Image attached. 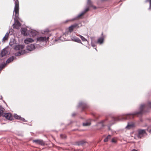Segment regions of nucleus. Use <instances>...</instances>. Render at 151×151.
Segmentation results:
<instances>
[{
  "mask_svg": "<svg viewBox=\"0 0 151 151\" xmlns=\"http://www.w3.org/2000/svg\"><path fill=\"white\" fill-rule=\"evenodd\" d=\"M145 106L146 105H145L141 104L139 109V112H136L133 114H127L122 117V118L120 117L117 118H113L112 119V121L111 122V124H114V123L113 121H116L123 119H133L134 115H141L143 113V109L145 108Z\"/></svg>",
  "mask_w": 151,
  "mask_h": 151,
  "instance_id": "obj_1",
  "label": "nucleus"
},
{
  "mask_svg": "<svg viewBox=\"0 0 151 151\" xmlns=\"http://www.w3.org/2000/svg\"><path fill=\"white\" fill-rule=\"evenodd\" d=\"M15 2V6L14 12H15V17L14 18L15 23L13 24V28L17 29L21 26V24L18 21L19 15V2L18 0H14Z\"/></svg>",
  "mask_w": 151,
  "mask_h": 151,
  "instance_id": "obj_2",
  "label": "nucleus"
},
{
  "mask_svg": "<svg viewBox=\"0 0 151 151\" xmlns=\"http://www.w3.org/2000/svg\"><path fill=\"white\" fill-rule=\"evenodd\" d=\"M137 137L139 138H142L144 136L147 135L145 129H138L137 130Z\"/></svg>",
  "mask_w": 151,
  "mask_h": 151,
  "instance_id": "obj_3",
  "label": "nucleus"
},
{
  "mask_svg": "<svg viewBox=\"0 0 151 151\" xmlns=\"http://www.w3.org/2000/svg\"><path fill=\"white\" fill-rule=\"evenodd\" d=\"M89 10V7L86 8L83 12H82L81 13L79 14L76 17L73 19H72V20H74L77 19L78 18L80 17H81L84 15L86 12H88Z\"/></svg>",
  "mask_w": 151,
  "mask_h": 151,
  "instance_id": "obj_4",
  "label": "nucleus"
},
{
  "mask_svg": "<svg viewBox=\"0 0 151 151\" xmlns=\"http://www.w3.org/2000/svg\"><path fill=\"white\" fill-rule=\"evenodd\" d=\"M13 47L16 50H20L23 49L24 46V45H15L13 46Z\"/></svg>",
  "mask_w": 151,
  "mask_h": 151,
  "instance_id": "obj_5",
  "label": "nucleus"
},
{
  "mask_svg": "<svg viewBox=\"0 0 151 151\" xmlns=\"http://www.w3.org/2000/svg\"><path fill=\"white\" fill-rule=\"evenodd\" d=\"M4 116L5 117L6 119L10 120H12L13 119L12 115L9 113H5Z\"/></svg>",
  "mask_w": 151,
  "mask_h": 151,
  "instance_id": "obj_6",
  "label": "nucleus"
},
{
  "mask_svg": "<svg viewBox=\"0 0 151 151\" xmlns=\"http://www.w3.org/2000/svg\"><path fill=\"white\" fill-rule=\"evenodd\" d=\"M33 142L37 144L40 145H45V143L41 139L33 140Z\"/></svg>",
  "mask_w": 151,
  "mask_h": 151,
  "instance_id": "obj_7",
  "label": "nucleus"
},
{
  "mask_svg": "<svg viewBox=\"0 0 151 151\" xmlns=\"http://www.w3.org/2000/svg\"><path fill=\"white\" fill-rule=\"evenodd\" d=\"M49 37H39L37 38V41H46L47 42L48 40Z\"/></svg>",
  "mask_w": 151,
  "mask_h": 151,
  "instance_id": "obj_8",
  "label": "nucleus"
},
{
  "mask_svg": "<svg viewBox=\"0 0 151 151\" xmlns=\"http://www.w3.org/2000/svg\"><path fill=\"white\" fill-rule=\"evenodd\" d=\"M78 24L76 23L75 24L69 27V32H71L73 31L74 29L78 28Z\"/></svg>",
  "mask_w": 151,
  "mask_h": 151,
  "instance_id": "obj_9",
  "label": "nucleus"
},
{
  "mask_svg": "<svg viewBox=\"0 0 151 151\" xmlns=\"http://www.w3.org/2000/svg\"><path fill=\"white\" fill-rule=\"evenodd\" d=\"M27 50L30 51H32L35 49V46L34 44L28 45L27 47Z\"/></svg>",
  "mask_w": 151,
  "mask_h": 151,
  "instance_id": "obj_10",
  "label": "nucleus"
},
{
  "mask_svg": "<svg viewBox=\"0 0 151 151\" xmlns=\"http://www.w3.org/2000/svg\"><path fill=\"white\" fill-rule=\"evenodd\" d=\"M34 41V40L32 38H27L24 40V42L26 44H28L32 43Z\"/></svg>",
  "mask_w": 151,
  "mask_h": 151,
  "instance_id": "obj_11",
  "label": "nucleus"
},
{
  "mask_svg": "<svg viewBox=\"0 0 151 151\" xmlns=\"http://www.w3.org/2000/svg\"><path fill=\"white\" fill-rule=\"evenodd\" d=\"M79 106L81 107L83 110L84 109L87 108L88 107V106L87 104H84L83 102H81L79 103Z\"/></svg>",
  "mask_w": 151,
  "mask_h": 151,
  "instance_id": "obj_12",
  "label": "nucleus"
},
{
  "mask_svg": "<svg viewBox=\"0 0 151 151\" xmlns=\"http://www.w3.org/2000/svg\"><path fill=\"white\" fill-rule=\"evenodd\" d=\"M71 39L73 41L76 42L78 43H80L83 44L82 43L81 40L78 38L76 37H73L71 38Z\"/></svg>",
  "mask_w": 151,
  "mask_h": 151,
  "instance_id": "obj_13",
  "label": "nucleus"
},
{
  "mask_svg": "<svg viewBox=\"0 0 151 151\" xmlns=\"http://www.w3.org/2000/svg\"><path fill=\"white\" fill-rule=\"evenodd\" d=\"M104 41V37H102L99 38L97 42V43H99V44H102L103 43Z\"/></svg>",
  "mask_w": 151,
  "mask_h": 151,
  "instance_id": "obj_14",
  "label": "nucleus"
},
{
  "mask_svg": "<svg viewBox=\"0 0 151 151\" xmlns=\"http://www.w3.org/2000/svg\"><path fill=\"white\" fill-rule=\"evenodd\" d=\"M7 53L8 52L6 50V49H3L1 52V54L2 56L3 57L6 55Z\"/></svg>",
  "mask_w": 151,
  "mask_h": 151,
  "instance_id": "obj_15",
  "label": "nucleus"
},
{
  "mask_svg": "<svg viewBox=\"0 0 151 151\" xmlns=\"http://www.w3.org/2000/svg\"><path fill=\"white\" fill-rule=\"evenodd\" d=\"M25 52H26L25 50H21L20 52H17L16 53L15 55L17 56H18L21 55H23Z\"/></svg>",
  "mask_w": 151,
  "mask_h": 151,
  "instance_id": "obj_16",
  "label": "nucleus"
},
{
  "mask_svg": "<svg viewBox=\"0 0 151 151\" xmlns=\"http://www.w3.org/2000/svg\"><path fill=\"white\" fill-rule=\"evenodd\" d=\"M14 58V56H12L9 58L6 61V63H10L12 62Z\"/></svg>",
  "mask_w": 151,
  "mask_h": 151,
  "instance_id": "obj_17",
  "label": "nucleus"
},
{
  "mask_svg": "<svg viewBox=\"0 0 151 151\" xmlns=\"http://www.w3.org/2000/svg\"><path fill=\"white\" fill-rule=\"evenodd\" d=\"M106 120L102 121L101 122L98 123L97 125L99 127H101V128L103 127L104 126V123Z\"/></svg>",
  "mask_w": 151,
  "mask_h": 151,
  "instance_id": "obj_18",
  "label": "nucleus"
},
{
  "mask_svg": "<svg viewBox=\"0 0 151 151\" xmlns=\"http://www.w3.org/2000/svg\"><path fill=\"white\" fill-rule=\"evenodd\" d=\"M27 30V29L25 28H22L21 29V32L22 34L24 36H27V34L26 33Z\"/></svg>",
  "mask_w": 151,
  "mask_h": 151,
  "instance_id": "obj_19",
  "label": "nucleus"
},
{
  "mask_svg": "<svg viewBox=\"0 0 151 151\" xmlns=\"http://www.w3.org/2000/svg\"><path fill=\"white\" fill-rule=\"evenodd\" d=\"M134 125L133 124H128L127 125V126L126 127V128L127 129H130V128L133 127H134Z\"/></svg>",
  "mask_w": 151,
  "mask_h": 151,
  "instance_id": "obj_20",
  "label": "nucleus"
},
{
  "mask_svg": "<svg viewBox=\"0 0 151 151\" xmlns=\"http://www.w3.org/2000/svg\"><path fill=\"white\" fill-rule=\"evenodd\" d=\"M145 2V3H147L148 2L149 4V7L148 9L149 10H151V0H146Z\"/></svg>",
  "mask_w": 151,
  "mask_h": 151,
  "instance_id": "obj_21",
  "label": "nucleus"
},
{
  "mask_svg": "<svg viewBox=\"0 0 151 151\" xmlns=\"http://www.w3.org/2000/svg\"><path fill=\"white\" fill-rule=\"evenodd\" d=\"M111 137V135H109L108 136L106 137L104 140V142H107L108 141V140Z\"/></svg>",
  "mask_w": 151,
  "mask_h": 151,
  "instance_id": "obj_22",
  "label": "nucleus"
},
{
  "mask_svg": "<svg viewBox=\"0 0 151 151\" xmlns=\"http://www.w3.org/2000/svg\"><path fill=\"white\" fill-rule=\"evenodd\" d=\"M78 36H79L82 40L83 41H87V40L83 36L79 35Z\"/></svg>",
  "mask_w": 151,
  "mask_h": 151,
  "instance_id": "obj_23",
  "label": "nucleus"
},
{
  "mask_svg": "<svg viewBox=\"0 0 151 151\" xmlns=\"http://www.w3.org/2000/svg\"><path fill=\"white\" fill-rule=\"evenodd\" d=\"M6 65L5 64L0 65V71L3 68L5 67Z\"/></svg>",
  "mask_w": 151,
  "mask_h": 151,
  "instance_id": "obj_24",
  "label": "nucleus"
},
{
  "mask_svg": "<svg viewBox=\"0 0 151 151\" xmlns=\"http://www.w3.org/2000/svg\"><path fill=\"white\" fill-rule=\"evenodd\" d=\"M91 124V123L89 122H85L83 123V126H89Z\"/></svg>",
  "mask_w": 151,
  "mask_h": 151,
  "instance_id": "obj_25",
  "label": "nucleus"
},
{
  "mask_svg": "<svg viewBox=\"0 0 151 151\" xmlns=\"http://www.w3.org/2000/svg\"><path fill=\"white\" fill-rule=\"evenodd\" d=\"M87 4L89 6H91V2L90 0H88L87 1Z\"/></svg>",
  "mask_w": 151,
  "mask_h": 151,
  "instance_id": "obj_26",
  "label": "nucleus"
},
{
  "mask_svg": "<svg viewBox=\"0 0 151 151\" xmlns=\"http://www.w3.org/2000/svg\"><path fill=\"white\" fill-rule=\"evenodd\" d=\"M30 33L32 35V36H35L37 35L36 32H35L31 31Z\"/></svg>",
  "mask_w": 151,
  "mask_h": 151,
  "instance_id": "obj_27",
  "label": "nucleus"
},
{
  "mask_svg": "<svg viewBox=\"0 0 151 151\" xmlns=\"http://www.w3.org/2000/svg\"><path fill=\"white\" fill-rule=\"evenodd\" d=\"M111 141L112 142L115 143L116 142V140L115 138H113L112 139Z\"/></svg>",
  "mask_w": 151,
  "mask_h": 151,
  "instance_id": "obj_28",
  "label": "nucleus"
},
{
  "mask_svg": "<svg viewBox=\"0 0 151 151\" xmlns=\"http://www.w3.org/2000/svg\"><path fill=\"white\" fill-rule=\"evenodd\" d=\"M8 37L5 36L3 38V40L4 41H5L8 39Z\"/></svg>",
  "mask_w": 151,
  "mask_h": 151,
  "instance_id": "obj_29",
  "label": "nucleus"
},
{
  "mask_svg": "<svg viewBox=\"0 0 151 151\" xmlns=\"http://www.w3.org/2000/svg\"><path fill=\"white\" fill-rule=\"evenodd\" d=\"M91 46L93 47H96V45H95L93 43V42H91Z\"/></svg>",
  "mask_w": 151,
  "mask_h": 151,
  "instance_id": "obj_30",
  "label": "nucleus"
},
{
  "mask_svg": "<svg viewBox=\"0 0 151 151\" xmlns=\"http://www.w3.org/2000/svg\"><path fill=\"white\" fill-rule=\"evenodd\" d=\"M15 118L16 119H20V117L19 116H15Z\"/></svg>",
  "mask_w": 151,
  "mask_h": 151,
  "instance_id": "obj_31",
  "label": "nucleus"
},
{
  "mask_svg": "<svg viewBox=\"0 0 151 151\" xmlns=\"http://www.w3.org/2000/svg\"><path fill=\"white\" fill-rule=\"evenodd\" d=\"M148 107L151 108V102H149L148 103Z\"/></svg>",
  "mask_w": 151,
  "mask_h": 151,
  "instance_id": "obj_32",
  "label": "nucleus"
},
{
  "mask_svg": "<svg viewBox=\"0 0 151 151\" xmlns=\"http://www.w3.org/2000/svg\"><path fill=\"white\" fill-rule=\"evenodd\" d=\"M19 119L22 121H23V122L25 121V119H24V118H21L20 117V118Z\"/></svg>",
  "mask_w": 151,
  "mask_h": 151,
  "instance_id": "obj_33",
  "label": "nucleus"
},
{
  "mask_svg": "<svg viewBox=\"0 0 151 151\" xmlns=\"http://www.w3.org/2000/svg\"><path fill=\"white\" fill-rule=\"evenodd\" d=\"M9 33L7 32L6 33L5 36H6L8 37L9 35Z\"/></svg>",
  "mask_w": 151,
  "mask_h": 151,
  "instance_id": "obj_34",
  "label": "nucleus"
},
{
  "mask_svg": "<svg viewBox=\"0 0 151 151\" xmlns=\"http://www.w3.org/2000/svg\"><path fill=\"white\" fill-rule=\"evenodd\" d=\"M92 6L93 8V9H96V6Z\"/></svg>",
  "mask_w": 151,
  "mask_h": 151,
  "instance_id": "obj_35",
  "label": "nucleus"
},
{
  "mask_svg": "<svg viewBox=\"0 0 151 151\" xmlns=\"http://www.w3.org/2000/svg\"><path fill=\"white\" fill-rule=\"evenodd\" d=\"M2 114V112L1 111H0V117L1 116Z\"/></svg>",
  "mask_w": 151,
  "mask_h": 151,
  "instance_id": "obj_36",
  "label": "nucleus"
},
{
  "mask_svg": "<svg viewBox=\"0 0 151 151\" xmlns=\"http://www.w3.org/2000/svg\"><path fill=\"white\" fill-rule=\"evenodd\" d=\"M76 115V114L75 113H73L72 114V116H74Z\"/></svg>",
  "mask_w": 151,
  "mask_h": 151,
  "instance_id": "obj_37",
  "label": "nucleus"
},
{
  "mask_svg": "<svg viewBox=\"0 0 151 151\" xmlns=\"http://www.w3.org/2000/svg\"><path fill=\"white\" fill-rule=\"evenodd\" d=\"M131 151H138L135 149H133Z\"/></svg>",
  "mask_w": 151,
  "mask_h": 151,
  "instance_id": "obj_38",
  "label": "nucleus"
},
{
  "mask_svg": "<svg viewBox=\"0 0 151 151\" xmlns=\"http://www.w3.org/2000/svg\"><path fill=\"white\" fill-rule=\"evenodd\" d=\"M147 131H149V132L150 133H151V129L150 130H149V131H148V129H147Z\"/></svg>",
  "mask_w": 151,
  "mask_h": 151,
  "instance_id": "obj_39",
  "label": "nucleus"
},
{
  "mask_svg": "<svg viewBox=\"0 0 151 151\" xmlns=\"http://www.w3.org/2000/svg\"><path fill=\"white\" fill-rule=\"evenodd\" d=\"M62 136H63V135H62V134H61V135H60V136H61V137H62Z\"/></svg>",
  "mask_w": 151,
  "mask_h": 151,
  "instance_id": "obj_40",
  "label": "nucleus"
},
{
  "mask_svg": "<svg viewBox=\"0 0 151 151\" xmlns=\"http://www.w3.org/2000/svg\"><path fill=\"white\" fill-rule=\"evenodd\" d=\"M95 49H96V50H97L96 49V48H95Z\"/></svg>",
  "mask_w": 151,
  "mask_h": 151,
  "instance_id": "obj_41",
  "label": "nucleus"
},
{
  "mask_svg": "<svg viewBox=\"0 0 151 151\" xmlns=\"http://www.w3.org/2000/svg\"><path fill=\"white\" fill-rule=\"evenodd\" d=\"M10 46H12V45H11L10 44Z\"/></svg>",
  "mask_w": 151,
  "mask_h": 151,
  "instance_id": "obj_42",
  "label": "nucleus"
}]
</instances>
